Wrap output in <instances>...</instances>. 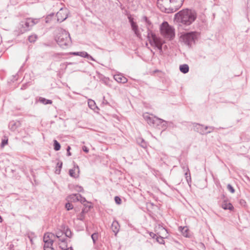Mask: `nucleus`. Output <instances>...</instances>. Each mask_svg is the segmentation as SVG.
Returning a JSON list of instances; mask_svg holds the SVG:
<instances>
[{"label":"nucleus","instance_id":"423d86ee","mask_svg":"<svg viewBox=\"0 0 250 250\" xmlns=\"http://www.w3.org/2000/svg\"><path fill=\"white\" fill-rule=\"evenodd\" d=\"M39 21V19H31L29 18L24 21H22L20 23L21 32L23 33L27 31H28L30 27L37 23Z\"/></svg>","mask_w":250,"mask_h":250},{"label":"nucleus","instance_id":"9b49d317","mask_svg":"<svg viewBox=\"0 0 250 250\" xmlns=\"http://www.w3.org/2000/svg\"><path fill=\"white\" fill-rule=\"evenodd\" d=\"M129 22H130L132 29L134 31L135 34L138 38H141V35L140 33V32L138 29V25H137L136 23L134 22L132 18H129Z\"/></svg>","mask_w":250,"mask_h":250},{"label":"nucleus","instance_id":"c756f323","mask_svg":"<svg viewBox=\"0 0 250 250\" xmlns=\"http://www.w3.org/2000/svg\"><path fill=\"white\" fill-rule=\"evenodd\" d=\"M64 233H65V236H66L67 237L70 238L72 236V232H71L70 229L68 228H67V229L65 230Z\"/></svg>","mask_w":250,"mask_h":250},{"label":"nucleus","instance_id":"bf43d9fd","mask_svg":"<svg viewBox=\"0 0 250 250\" xmlns=\"http://www.w3.org/2000/svg\"><path fill=\"white\" fill-rule=\"evenodd\" d=\"M163 229L165 231H167V230L166 229H165L164 228H163Z\"/></svg>","mask_w":250,"mask_h":250},{"label":"nucleus","instance_id":"f3484780","mask_svg":"<svg viewBox=\"0 0 250 250\" xmlns=\"http://www.w3.org/2000/svg\"><path fill=\"white\" fill-rule=\"evenodd\" d=\"M19 125L20 123L19 122L11 121L9 124V127L10 130L14 131L19 126Z\"/></svg>","mask_w":250,"mask_h":250},{"label":"nucleus","instance_id":"f257e3e1","mask_svg":"<svg viewBox=\"0 0 250 250\" xmlns=\"http://www.w3.org/2000/svg\"><path fill=\"white\" fill-rule=\"evenodd\" d=\"M175 19L184 24L189 25L196 19V14L194 11L184 9L175 15Z\"/></svg>","mask_w":250,"mask_h":250},{"label":"nucleus","instance_id":"4be33fe9","mask_svg":"<svg viewBox=\"0 0 250 250\" xmlns=\"http://www.w3.org/2000/svg\"><path fill=\"white\" fill-rule=\"evenodd\" d=\"M39 101L44 104H51L52 101L50 100H47L44 98L40 97L39 98Z\"/></svg>","mask_w":250,"mask_h":250},{"label":"nucleus","instance_id":"6e6552de","mask_svg":"<svg viewBox=\"0 0 250 250\" xmlns=\"http://www.w3.org/2000/svg\"><path fill=\"white\" fill-rule=\"evenodd\" d=\"M173 3H170L169 7L165 8V12L173 13L178 10L183 5L184 0H173Z\"/></svg>","mask_w":250,"mask_h":250},{"label":"nucleus","instance_id":"72a5a7b5","mask_svg":"<svg viewBox=\"0 0 250 250\" xmlns=\"http://www.w3.org/2000/svg\"><path fill=\"white\" fill-rule=\"evenodd\" d=\"M65 207L67 210L72 209L73 208V205L69 202L66 203Z\"/></svg>","mask_w":250,"mask_h":250},{"label":"nucleus","instance_id":"f8f14e48","mask_svg":"<svg viewBox=\"0 0 250 250\" xmlns=\"http://www.w3.org/2000/svg\"><path fill=\"white\" fill-rule=\"evenodd\" d=\"M144 119L150 125L153 126L156 117L150 116L148 113H146L143 114Z\"/></svg>","mask_w":250,"mask_h":250},{"label":"nucleus","instance_id":"cd10ccee","mask_svg":"<svg viewBox=\"0 0 250 250\" xmlns=\"http://www.w3.org/2000/svg\"><path fill=\"white\" fill-rule=\"evenodd\" d=\"M37 38V36L36 35H33L29 36L28 40L30 42H34Z\"/></svg>","mask_w":250,"mask_h":250},{"label":"nucleus","instance_id":"ddd939ff","mask_svg":"<svg viewBox=\"0 0 250 250\" xmlns=\"http://www.w3.org/2000/svg\"><path fill=\"white\" fill-rule=\"evenodd\" d=\"M114 79L118 82L125 83L127 82V79L121 74H116L114 76Z\"/></svg>","mask_w":250,"mask_h":250},{"label":"nucleus","instance_id":"2f4dec72","mask_svg":"<svg viewBox=\"0 0 250 250\" xmlns=\"http://www.w3.org/2000/svg\"><path fill=\"white\" fill-rule=\"evenodd\" d=\"M156 239L157 242H158L159 244H164V243H165L163 237H162L160 236H157Z\"/></svg>","mask_w":250,"mask_h":250},{"label":"nucleus","instance_id":"3c124183","mask_svg":"<svg viewBox=\"0 0 250 250\" xmlns=\"http://www.w3.org/2000/svg\"><path fill=\"white\" fill-rule=\"evenodd\" d=\"M161 125L163 127L166 128L167 126V122H166V124L162 123Z\"/></svg>","mask_w":250,"mask_h":250},{"label":"nucleus","instance_id":"a19ab883","mask_svg":"<svg viewBox=\"0 0 250 250\" xmlns=\"http://www.w3.org/2000/svg\"><path fill=\"white\" fill-rule=\"evenodd\" d=\"M83 151L86 153H88L89 152V149L85 146H83L82 147Z\"/></svg>","mask_w":250,"mask_h":250},{"label":"nucleus","instance_id":"e433bc0d","mask_svg":"<svg viewBox=\"0 0 250 250\" xmlns=\"http://www.w3.org/2000/svg\"><path fill=\"white\" fill-rule=\"evenodd\" d=\"M79 200L78 201H80L82 203H83L85 202H86V199L84 197H83L81 194L80 197H78Z\"/></svg>","mask_w":250,"mask_h":250},{"label":"nucleus","instance_id":"a878e982","mask_svg":"<svg viewBox=\"0 0 250 250\" xmlns=\"http://www.w3.org/2000/svg\"><path fill=\"white\" fill-rule=\"evenodd\" d=\"M61 148V145L60 143L56 140H54V149L56 151H58Z\"/></svg>","mask_w":250,"mask_h":250},{"label":"nucleus","instance_id":"a211bd4d","mask_svg":"<svg viewBox=\"0 0 250 250\" xmlns=\"http://www.w3.org/2000/svg\"><path fill=\"white\" fill-rule=\"evenodd\" d=\"M76 169H77L78 173H79V167L78 166H75L74 168L70 169L69 171V174L71 177H74V178H77L78 177V174H77L75 173V170Z\"/></svg>","mask_w":250,"mask_h":250},{"label":"nucleus","instance_id":"13d9d810","mask_svg":"<svg viewBox=\"0 0 250 250\" xmlns=\"http://www.w3.org/2000/svg\"><path fill=\"white\" fill-rule=\"evenodd\" d=\"M84 213V210L83 209V210H82V212H81V214H83Z\"/></svg>","mask_w":250,"mask_h":250},{"label":"nucleus","instance_id":"2eb2a0df","mask_svg":"<svg viewBox=\"0 0 250 250\" xmlns=\"http://www.w3.org/2000/svg\"><path fill=\"white\" fill-rule=\"evenodd\" d=\"M55 236L53 233L47 232L45 233L43 236V241L47 240V241H52L53 242V238L55 237Z\"/></svg>","mask_w":250,"mask_h":250},{"label":"nucleus","instance_id":"7c9ffc66","mask_svg":"<svg viewBox=\"0 0 250 250\" xmlns=\"http://www.w3.org/2000/svg\"><path fill=\"white\" fill-rule=\"evenodd\" d=\"M98 233H94L91 235V238L94 243H95L96 240L98 239Z\"/></svg>","mask_w":250,"mask_h":250},{"label":"nucleus","instance_id":"0eeeda50","mask_svg":"<svg viewBox=\"0 0 250 250\" xmlns=\"http://www.w3.org/2000/svg\"><path fill=\"white\" fill-rule=\"evenodd\" d=\"M193 125L194 130L199 133L201 135L210 133L212 132L215 128L213 126H205L203 125H200L197 123H194Z\"/></svg>","mask_w":250,"mask_h":250},{"label":"nucleus","instance_id":"4468645a","mask_svg":"<svg viewBox=\"0 0 250 250\" xmlns=\"http://www.w3.org/2000/svg\"><path fill=\"white\" fill-rule=\"evenodd\" d=\"M111 229L115 233V235H116L119 231L120 225L117 221H114L112 222L111 227Z\"/></svg>","mask_w":250,"mask_h":250},{"label":"nucleus","instance_id":"4d7b16f0","mask_svg":"<svg viewBox=\"0 0 250 250\" xmlns=\"http://www.w3.org/2000/svg\"><path fill=\"white\" fill-rule=\"evenodd\" d=\"M3 221V219L2 218V217H1V216L0 215V223H1Z\"/></svg>","mask_w":250,"mask_h":250},{"label":"nucleus","instance_id":"ea45409f","mask_svg":"<svg viewBox=\"0 0 250 250\" xmlns=\"http://www.w3.org/2000/svg\"><path fill=\"white\" fill-rule=\"evenodd\" d=\"M240 204L242 206H245L246 205V201L243 199H241L240 200Z\"/></svg>","mask_w":250,"mask_h":250},{"label":"nucleus","instance_id":"f704fd0d","mask_svg":"<svg viewBox=\"0 0 250 250\" xmlns=\"http://www.w3.org/2000/svg\"><path fill=\"white\" fill-rule=\"evenodd\" d=\"M8 144V139L5 137L4 139L2 140L1 144V147H4L6 145Z\"/></svg>","mask_w":250,"mask_h":250},{"label":"nucleus","instance_id":"680f3d73","mask_svg":"<svg viewBox=\"0 0 250 250\" xmlns=\"http://www.w3.org/2000/svg\"><path fill=\"white\" fill-rule=\"evenodd\" d=\"M80 220H83V218L82 217H81V218L80 219Z\"/></svg>","mask_w":250,"mask_h":250},{"label":"nucleus","instance_id":"aec40b11","mask_svg":"<svg viewBox=\"0 0 250 250\" xmlns=\"http://www.w3.org/2000/svg\"><path fill=\"white\" fill-rule=\"evenodd\" d=\"M179 69L180 71L184 74L188 73L189 71V67L188 65L186 64L180 65Z\"/></svg>","mask_w":250,"mask_h":250},{"label":"nucleus","instance_id":"6ab92c4d","mask_svg":"<svg viewBox=\"0 0 250 250\" xmlns=\"http://www.w3.org/2000/svg\"><path fill=\"white\" fill-rule=\"evenodd\" d=\"M162 123L166 124V121L162 119L156 117L155 118L154 122H153V126L157 127L161 125Z\"/></svg>","mask_w":250,"mask_h":250},{"label":"nucleus","instance_id":"39448f33","mask_svg":"<svg viewBox=\"0 0 250 250\" xmlns=\"http://www.w3.org/2000/svg\"><path fill=\"white\" fill-rule=\"evenodd\" d=\"M160 30L162 35L169 40L172 39L175 36L174 29L167 21L161 24Z\"/></svg>","mask_w":250,"mask_h":250},{"label":"nucleus","instance_id":"7ed1b4c3","mask_svg":"<svg viewBox=\"0 0 250 250\" xmlns=\"http://www.w3.org/2000/svg\"><path fill=\"white\" fill-rule=\"evenodd\" d=\"M147 37L150 44L152 46L156 47L160 52L162 51V45L164 42L160 38L157 37L156 35L152 33L148 27Z\"/></svg>","mask_w":250,"mask_h":250},{"label":"nucleus","instance_id":"1a4fd4ad","mask_svg":"<svg viewBox=\"0 0 250 250\" xmlns=\"http://www.w3.org/2000/svg\"><path fill=\"white\" fill-rule=\"evenodd\" d=\"M173 0H158L157 4L159 8L162 11L165 12V8L169 7L170 3H173Z\"/></svg>","mask_w":250,"mask_h":250},{"label":"nucleus","instance_id":"c85d7f7f","mask_svg":"<svg viewBox=\"0 0 250 250\" xmlns=\"http://www.w3.org/2000/svg\"><path fill=\"white\" fill-rule=\"evenodd\" d=\"M43 241L44 242V248H48L49 247H50L52 246L53 242L48 241H47V240H45Z\"/></svg>","mask_w":250,"mask_h":250},{"label":"nucleus","instance_id":"a18cd8bd","mask_svg":"<svg viewBox=\"0 0 250 250\" xmlns=\"http://www.w3.org/2000/svg\"><path fill=\"white\" fill-rule=\"evenodd\" d=\"M149 235L150 237H151L153 238H154L156 236V234L152 232H149Z\"/></svg>","mask_w":250,"mask_h":250},{"label":"nucleus","instance_id":"58836bf2","mask_svg":"<svg viewBox=\"0 0 250 250\" xmlns=\"http://www.w3.org/2000/svg\"><path fill=\"white\" fill-rule=\"evenodd\" d=\"M143 20L146 21V22L147 24L148 25L150 26L151 24V22L148 20L146 16H144L143 17Z\"/></svg>","mask_w":250,"mask_h":250},{"label":"nucleus","instance_id":"412c9836","mask_svg":"<svg viewBox=\"0 0 250 250\" xmlns=\"http://www.w3.org/2000/svg\"><path fill=\"white\" fill-rule=\"evenodd\" d=\"M222 208L224 209H229L230 210H232L233 209V207L232 205L229 203H224L222 205Z\"/></svg>","mask_w":250,"mask_h":250},{"label":"nucleus","instance_id":"9d476101","mask_svg":"<svg viewBox=\"0 0 250 250\" xmlns=\"http://www.w3.org/2000/svg\"><path fill=\"white\" fill-rule=\"evenodd\" d=\"M67 9L61 8L60 11L57 12L56 17L57 18V21L59 22H62L67 18Z\"/></svg>","mask_w":250,"mask_h":250},{"label":"nucleus","instance_id":"e2e57ef3","mask_svg":"<svg viewBox=\"0 0 250 250\" xmlns=\"http://www.w3.org/2000/svg\"><path fill=\"white\" fill-rule=\"evenodd\" d=\"M60 247L62 248V249H63V248L61 246H60Z\"/></svg>","mask_w":250,"mask_h":250},{"label":"nucleus","instance_id":"49530a36","mask_svg":"<svg viewBox=\"0 0 250 250\" xmlns=\"http://www.w3.org/2000/svg\"><path fill=\"white\" fill-rule=\"evenodd\" d=\"M80 52H72L70 53L71 54H72L75 56H79L80 55Z\"/></svg>","mask_w":250,"mask_h":250},{"label":"nucleus","instance_id":"c9c22d12","mask_svg":"<svg viewBox=\"0 0 250 250\" xmlns=\"http://www.w3.org/2000/svg\"><path fill=\"white\" fill-rule=\"evenodd\" d=\"M79 54H80V55H79L80 56L84 57L86 58V57H89V54L87 52H84V51L80 52Z\"/></svg>","mask_w":250,"mask_h":250},{"label":"nucleus","instance_id":"f03ea898","mask_svg":"<svg viewBox=\"0 0 250 250\" xmlns=\"http://www.w3.org/2000/svg\"><path fill=\"white\" fill-rule=\"evenodd\" d=\"M57 30L58 34L56 37V42L61 47H67L71 42L69 33L62 28H58Z\"/></svg>","mask_w":250,"mask_h":250},{"label":"nucleus","instance_id":"052dcab7","mask_svg":"<svg viewBox=\"0 0 250 250\" xmlns=\"http://www.w3.org/2000/svg\"><path fill=\"white\" fill-rule=\"evenodd\" d=\"M58 55H59V54H56V55H55V56H57Z\"/></svg>","mask_w":250,"mask_h":250},{"label":"nucleus","instance_id":"de8ad7c7","mask_svg":"<svg viewBox=\"0 0 250 250\" xmlns=\"http://www.w3.org/2000/svg\"><path fill=\"white\" fill-rule=\"evenodd\" d=\"M78 188L79 189H78L77 190L79 192H82V191H83V188L82 187L78 186Z\"/></svg>","mask_w":250,"mask_h":250},{"label":"nucleus","instance_id":"37998d69","mask_svg":"<svg viewBox=\"0 0 250 250\" xmlns=\"http://www.w3.org/2000/svg\"><path fill=\"white\" fill-rule=\"evenodd\" d=\"M141 146L144 148H145L146 146V142L144 141V140H142V142H141Z\"/></svg>","mask_w":250,"mask_h":250},{"label":"nucleus","instance_id":"6e6d98bb","mask_svg":"<svg viewBox=\"0 0 250 250\" xmlns=\"http://www.w3.org/2000/svg\"><path fill=\"white\" fill-rule=\"evenodd\" d=\"M73 63H73V62H67L66 65L67 66L68 65L72 64Z\"/></svg>","mask_w":250,"mask_h":250},{"label":"nucleus","instance_id":"603ef678","mask_svg":"<svg viewBox=\"0 0 250 250\" xmlns=\"http://www.w3.org/2000/svg\"><path fill=\"white\" fill-rule=\"evenodd\" d=\"M86 58H87L88 59H90L91 60H93L94 61V59L92 58V56H91L90 55H89V57H86Z\"/></svg>","mask_w":250,"mask_h":250},{"label":"nucleus","instance_id":"8fccbe9b","mask_svg":"<svg viewBox=\"0 0 250 250\" xmlns=\"http://www.w3.org/2000/svg\"><path fill=\"white\" fill-rule=\"evenodd\" d=\"M44 250H53L52 247H49L48 248H44Z\"/></svg>","mask_w":250,"mask_h":250},{"label":"nucleus","instance_id":"5fc2aeb1","mask_svg":"<svg viewBox=\"0 0 250 250\" xmlns=\"http://www.w3.org/2000/svg\"><path fill=\"white\" fill-rule=\"evenodd\" d=\"M65 250H73L72 247H70L66 249Z\"/></svg>","mask_w":250,"mask_h":250},{"label":"nucleus","instance_id":"473e14b6","mask_svg":"<svg viewBox=\"0 0 250 250\" xmlns=\"http://www.w3.org/2000/svg\"><path fill=\"white\" fill-rule=\"evenodd\" d=\"M227 189L232 193H233L235 192V189L229 184L227 185Z\"/></svg>","mask_w":250,"mask_h":250},{"label":"nucleus","instance_id":"c03bdc74","mask_svg":"<svg viewBox=\"0 0 250 250\" xmlns=\"http://www.w3.org/2000/svg\"><path fill=\"white\" fill-rule=\"evenodd\" d=\"M70 147L69 146H68L67 148V155L68 156H71V153L70 152Z\"/></svg>","mask_w":250,"mask_h":250},{"label":"nucleus","instance_id":"bb28decb","mask_svg":"<svg viewBox=\"0 0 250 250\" xmlns=\"http://www.w3.org/2000/svg\"><path fill=\"white\" fill-rule=\"evenodd\" d=\"M62 234L63 233L62 232L59 231L57 232L55 236L59 238L60 241H61L62 242H64L65 241V239L64 238H62Z\"/></svg>","mask_w":250,"mask_h":250},{"label":"nucleus","instance_id":"79ce46f5","mask_svg":"<svg viewBox=\"0 0 250 250\" xmlns=\"http://www.w3.org/2000/svg\"><path fill=\"white\" fill-rule=\"evenodd\" d=\"M247 10L250 12V0H247Z\"/></svg>","mask_w":250,"mask_h":250},{"label":"nucleus","instance_id":"864d4df0","mask_svg":"<svg viewBox=\"0 0 250 250\" xmlns=\"http://www.w3.org/2000/svg\"><path fill=\"white\" fill-rule=\"evenodd\" d=\"M14 247V245L13 244H11L9 247V249L10 250H12Z\"/></svg>","mask_w":250,"mask_h":250},{"label":"nucleus","instance_id":"393cba45","mask_svg":"<svg viewBox=\"0 0 250 250\" xmlns=\"http://www.w3.org/2000/svg\"><path fill=\"white\" fill-rule=\"evenodd\" d=\"M62 162H58L57 164V168L55 170V173L56 174H60V172H61V168L62 167Z\"/></svg>","mask_w":250,"mask_h":250},{"label":"nucleus","instance_id":"5701e85b","mask_svg":"<svg viewBox=\"0 0 250 250\" xmlns=\"http://www.w3.org/2000/svg\"><path fill=\"white\" fill-rule=\"evenodd\" d=\"M89 107L92 109H94L95 107H97L96 105L95 102L92 100H89L88 102Z\"/></svg>","mask_w":250,"mask_h":250},{"label":"nucleus","instance_id":"4c0bfd02","mask_svg":"<svg viewBox=\"0 0 250 250\" xmlns=\"http://www.w3.org/2000/svg\"><path fill=\"white\" fill-rule=\"evenodd\" d=\"M114 199L116 204L120 205L121 203V199L119 197L116 196Z\"/></svg>","mask_w":250,"mask_h":250},{"label":"nucleus","instance_id":"dca6fc26","mask_svg":"<svg viewBox=\"0 0 250 250\" xmlns=\"http://www.w3.org/2000/svg\"><path fill=\"white\" fill-rule=\"evenodd\" d=\"M78 197H80V194H72L68 196L67 199L70 202H77L79 200Z\"/></svg>","mask_w":250,"mask_h":250},{"label":"nucleus","instance_id":"b1692460","mask_svg":"<svg viewBox=\"0 0 250 250\" xmlns=\"http://www.w3.org/2000/svg\"><path fill=\"white\" fill-rule=\"evenodd\" d=\"M182 167L183 169H184L185 171H186V170H187V171L185 173V175H186V179H187V181H188V177L189 176V179H190V173L189 172V169H188V168L187 167V166H182Z\"/></svg>","mask_w":250,"mask_h":250},{"label":"nucleus","instance_id":"20e7f679","mask_svg":"<svg viewBox=\"0 0 250 250\" xmlns=\"http://www.w3.org/2000/svg\"><path fill=\"white\" fill-rule=\"evenodd\" d=\"M198 33L196 32H189L184 33L181 35L180 40L186 45L190 47L195 43V41L197 39Z\"/></svg>","mask_w":250,"mask_h":250},{"label":"nucleus","instance_id":"09e8293b","mask_svg":"<svg viewBox=\"0 0 250 250\" xmlns=\"http://www.w3.org/2000/svg\"><path fill=\"white\" fill-rule=\"evenodd\" d=\"M183 231H184L185 232H183V234L184 235H185L186 236H187V234H185V232H187V230H188V229H187V228H183Z\"/></svg>","mask_w":250,"mask_h":250}]
</instances>
